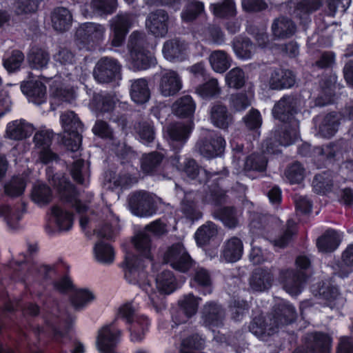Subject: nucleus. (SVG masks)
Listing matches in <instances>:
<instances>
[{
    "label": "nucleus",
    "instance_id": "nucleus-1",
    "mask_svg": "<svg viewBox=\"0 0 353 353\" xmlns=\"http://www.w3.org/2000/svg\"><path fill=\"white\" fill-rule=\"evenodd\" d=\"M302 108V100L292 94H285L274 105L272 114L279 121L285 123L280 130H275L274 137L265 142V152L278 154L281 152L279 146H288L299 138L298 125L294 117Z\"/></svg>",
    "mask_w": 353,
    "mask_h": 353
},
{
    "label": "nucleus",
    "instance_id": "nucleus-2",
    "mask_svg": "<svg viewBox=\"0 0 353 353\" xmlns=\"http://www.w3.org/2000/svg\"><path fill=\"white\" fill-rule=\"evenodd\" d=\"M296 318L294 307L289 302L281 300L274 306L273 312L267 316H255L250 322L249 331L256 337L264 339L272 335L278 328L292 323Z\"/></svg>",
    "mask_w": 353,
    "mask_h": 353
},
{
    "label": "nucleus",
    "instance_id": "nucleus-3",
    "mask_svg": "<svg viewBox=\"0 0 353 353\" xmlns=\"http://www.w3.org/2000/svg\"><path fill=\"white\" fill-rule=\"evenodd\" d=\"M146 263L137 256L128 254L125 256L124 276L128 283L137 285L145 291L155 311L160 312L163 307V304L161 298L148 282L147 273L144 270Z\"/></svg>",
    "mask_w": 353,
    "mask_h": 353
},
{
    "label": "nucleus",
    "instance_id": "nucleus-4",
    "mask_svg": "<svg viewBox=\"0 0 353 353\" xmlns=\"http://www.w3.org/2000/svg\"><path fill=\"white\" fill-rule=\"evenodd\" d=\"M296 270L283 268L279 270L278 280L284 290L291 296H297L303 291L307 282V271L311 266L310 259L299 255L295 261Z\"/></svg>",
    "mask_w": 353,
    "mask_h": 353
},
{
    "label": "nucleus",
    "instance_id": "nucleus-5",
    "mask_svg": "<svg viewBox=\"0 0 353 353\" xmlns=\"http://www.w3.org/2000/svg\"><path fill=\"white\" fill-rule=\"evenodd\" d=\"M131 212L139 217H150L157 214L161 199L145 190L134 191L127 199Z\"/></svg>",
    "mask_w": 353,
    "mask_h": 353
},
{
    "label": "nucleus",
    "instance_id": "nucleus-6",
    "mask_svg": "<svg viewBox=\"0 0 353 353\" xmlns=\"http://www.w3.org/2000/svg\"><path fill=\"white\" fill-rule=\"evenodd\" d=\"M60 120L65 132L64 145L72 152L77 151L81 144L83 123L73 111L63 112L60 116Z\"/></svg>",
    "mask_w": 353,
    "mask_h": 353
},
{
    "label": "nucleus",
    "instance_id": "nucleus-7",
    "mask_svg": "<svg viewBox=\"0 0 353 353\" xmlns=\"http://www.w3.org/2000/svg\"><path fill=\"white\" fill-rule=\"evenodd\" d=\"M132 66L139 70H147L156 63V59L144 48L143 34L133 32L128 45Z\"/></svg>",
    "mask_w": 353,
    "mask_h": 353
},
{
    "label": "nucleus",
    "instance_id": "nucleus-8",
    "mask_svg": "<svg viewBox=\"0 0 353 353\" xmlns=\"http://www.w3.org/2000/svg\"><path fill=\"white\" fill-rule=\"evenodd\" d=\"M119 317L132 323L129 328L131 341L133 342L141 341L150 326V321L147 316L135 313L134 309L130 303L124 304L119 309Z\"/></svg>",
    "mask_w": 353,
    "mask_h": 353
},
{
    "label": "nucleus",
    "instance_id": "nucleus-9",
    "mask_svg": "<svg viewBox=\"0 0 353 353\" xmlns=\"http://www.w3.org/2000/svg\"><path fill=\"white\" fill-rule=\"evenodd\" d=\"M105 31V26L99 23L92 22L82 23L76 30L77 45L79 48H85L89 50L104 40Z\"/></svg>",
    "mask_w": 353,
    "mask_h": 353
},
{
    "label": "nucleus",
    "instance_id": "nucleus-10",
    "mask_svg": "<svg viewBox=\"0 0 353 353\" xmlns=\"http://www.w3.org/2000/svg\"><path fill=\"white\" fill-rule=\"evenodd\" d=\"M261 81L271 90H283L294 87L296 83V76L291 70L272 68L261 77Z\"/></svg>",
    "mask_w": 353,
    "mask_h": 353
},
{
    "label": "nucleus",
    "instance_id": "nucleus-11",
    "mask_svg": "<svg viewBox=\"0 0 353 353\" xmlns=\"http://www.w3.org/2000/svg\"><path fill=\"white\" fill-rule=\"evenodd\" d=\"M58 179L59 177L57 176H53L52 183L57 188L61 201L74 208L79 214L86 212L88 205L86 203L82 201V195L77 192L74 186L64 178L59 179V182L57 183Z\"/></svg>",
    "mask_w": 353,
    "mask_h": 353
},
{
    "label": "nucleus",
    "instance_id": "nucleus-12",
    "mask_svg": "<svg viewBox=\"0 0 353 353\" xmlns=\"http://www.w3.org/2000/svg\"><path fill=\"white\" fill-rule=\"evenodd\" d=\"M134 21V15L126 12H119L110 20V39L112 46L120 47L123 45Z\"/></svg>",
    "mask_w": 353,
    "mask_h": 353
},
{
    "label": "nucleus",
    "instance_id": "nucleus-13",
    "mask_svg": "<svg viewBox=\"0 0 353 353\" xmlns=\"http://www.w3.org/2000/svg\"><path fill=\"white\" fill-rule=\"evenodd\" d=\"M147 3L168 6L175 10H179L182 3H185L181 14V19L185 22L194 20L204 10L203 3L196 0H148Z\"/></svg>",
    "mask_w": 353,
    "mask_h": 353
},
{
    "label": "nucleus",
    "instance_id": "nucleus-14",
    "mask_svg": "<svg viewBox=\"0 0 353 353\" xmlns=\"http://www.w3.org/2000/svg\"><path fill=\"white\" fill-rule=\"evenodd\" d=\"M207 132L205 137L197 141L195 149L203 157L210 159L222 154L225 146V141L216 132Z\"/></svg>",
    "mask_w": 353,
    "mask_h": 353
},
{
    "label": "nucleus",
    "instance_id": "nucleus-15",
    "mask_svg": "<svg viewBox=\"0 0 353 353\" xmlns=\"http://www.w3.org/2000/svg\"><path fill=\"white\" fill-rule=\"evenodd\" d=\"M121 66L117 59L103 57L97 61L93 75L98 82L107 83L121 78Z\"/></svg>",
    "mask_w": 353,
    "mask_h": 353
},
{
    "label": "nucleus",
    "instance_id": "nucleus-16",
    "mask_svg": "<svg viewBox=\"0 0 353 353\" xmlns=\"http://www.w3.org/2000/svg\"><path fill=\"white\" fill-rule=\"evenodd\" d=\"M163 260L174 269L181 272H188L193 264L192 258L181 243L169 247L164 254Z\"/></svg>",
    "mask_w": 353,
    "mask_h": 353
},
{
    "label": "nucleus",
    "instance_id": "nucleus-17",
    "mask_svg": "<svg viewBox=\"0 0 353 353\" xmlns=\"http://www.w3.org/2000/svg\"><path fill=\"white\" fill-rule=\"evenodd\" d=\"M52 137V132L49 130H39L34 136V142L39 154V159L45 164L57 159V155L50 149Z\"/></svg>",
    "mask_w": 353,
    "mask_h": 353
},
{
    "label": "nucleus",
    "instance_id": "nucleus-18",
    "mask_svg": "<svg viewBox=\"0 0 353 353\" xmlns=\"http://www.w3.org/2000/svg\"><path fill=\"white\" fill-rule=\"evenodd\" d=\"M183 87L179 73L172 70H163L159 84V90L164 97H171L178 93Z\"/></svg>",
    "mask_w": 353,
    "mask_h": 353
},
{
    "label": "nucleus",
    "instance_id": "nucleus-19",
    "mask_svg": "<svg viewBox=\"0 0 353 353\" xmlns=\"http://www.w3.org/2000/svg\"><path fill=\"white\" fill-rule=\"evenodd\" d=\"M168 14L163 10L150 12L146 18L147 30L155 37H164L168 29Z\"/></svg>",
    "mask_w": 353,
    "mask_h": 353
},
{
    "label": "nucleus",
    "instance_id": "nucleus-20",
    "mask_svg": "<svg viewBox=\"0 0 353 353\" xmlns=\"http://www.w3.org/2000/svg\"><path fill=\"white\" fill-rule=\"evenodd\" d=\"M202 322L205 327L212 329L223 325L225 311L221 305L214 301L207 302L202 310Z\"/></svg>",
    "mask_w": 353,
    "mask_h": 353
},
{
    "label": "nucleus",
    "instance_id": "nucleus-21",
    "mask_svg": "<svg viewBox=\"0 0 353 353\" xmlns=\"http://www.w3.org/2000/svg\"><path fill=\"white\" fill-rule=\"evenodd\" d=\"M104 212L107 213L105 218L94 225V232L99 237L112 239L116 237L119 230V219L108 208H105Z\"/></svg>",
    "mask_w": 353,
    "mask_h": 353
},
{
    "label": "nucleus",
    "instance_id": "nucleus-22",
    "mask_svg": "<svg viewBox=\"0 0 353 353\" xmlns=\"http://www.w3.org/2000/svg\"><path fill=\"white\" fill-rule=\"evenodd\" d=\"M162 52L170 61H183L188 57V44L184 41L171 39L165 42Z\"/></svg>",
    "mask_w": 353,
    "mask_h": 353
},
{
    "label": "nucleus",
    "instance_id": "nucleus-23",
    "mask_svg": "<svg viewBox=\"0 0 353 353\" xmlns=\"http://www.w3.org/2000/svg\"><path fill=\"white\" fill-rule=\"evenodd\" d=\"M199 300L192 294H188L179 301L181 310L172 316L175 324L185 323L189 318L194 315L197 311Z\"/></svg>",
    "mask_w": 353,
    "mask_h": 353
},
{
    "label": "nucleus",
    "instance_id": "nucleus-24",
    "mask_svg": "<svg viewBox=\"0 0 353 353\" xmlns=\"http://www.w3.org/2000/svg\"><path fill=\"white\" fill-rule=\"evenodd\" d=\"M190 123H176L171 125L168 130L170 139V145L174 150H179L191 133Z\"/></svg>",
    "mask_w": 353,
    "mask_h": 353
},
{
    "label": "nucleus",
    "instance_id": "nucleus-25",
    "mask_svg": "<svg viewBox=\"0 0 353 353\" xmlns=\"http://www.w3.org/2000/svg\"><path fill=\"white\" fill-rule=\"evenodd\" d=\"M306 347L311 353H330L332 339L323 332H314L307 336Z\"/></svg>",
    "mask_w": 353,
    "mask_h": 353
},
{
    "label": "nucleus",
    "instance_id": "nucleus-26",
    "mask_svg": "<svg viewBox=\"0 0 353 353\" xmlns=\"http://www.w3.org/2000/svg\"><path fill=\"white\" fill-rule=\"evenodd\" d=\"M22 92L30 102L40 105L46 101V87L38 81H30L21 85Z\"/></svg>",
    "mask_w": 353,
    "mask_h": 353
},
{
    "label": "nucleus",
    "instance_id": "nucleus-27",
    "mask_svg": "<svg viewBox=\"0 0 353 353\" xmlns=\"http://www.w3.org/2000/svg\"><path fill=\"white\" fill-rule=\"evenodd\" d=\"M171 163L191 180L195 179L201 172H203L208 178L212 176V174L208 173L205 170H201L194 159H185L183 162H181L180 157L176 154L172 158Z\"/></svg>",
    "mask_w": 353,
    "mask_h": 353
},
{
    "label": "nucleus",
    "instance_id": "nucleus-28",
    "mask_svg": "<svg viewBox=\"0 0 353 353\" xmlns=\"http://www.w3.org/2000/svg\"><path fill=\"white\" fill-rule=\"evenodd\" d=\"M32 125L24 119L14 120L7 124L6 137L14 141H21L30 137L33 132Z\"/></svg>",
    "mask_w": 353,
    "mask_h": 353
},
{
    "label": "nucleus",
    "instance_id": "nucleus-29",
    "mask_svg": "<svg viewBox=\"0 0 353 353\" xmlns=\"http://www.w3.org/2000/svg\"><path fill=\"white\" fill-rule=\"evenodd\" d=\"M243 252L242 241L233 236L224 242L221 254V258L228 263H234L239 261Z\"/></svg>",
    "mask_w": 353,
    "mask_h": 353
},
{
    "label": "nucleus",
    "instance_id": "nucleus-30",
    "mask_svg": "<svg viewBox=\"0 0 353 353\" xmlns=\"http://www.w3.org/2000/svg\"><path fill=\"white\" fill-rule=\"evenodd\" d=\"M50 219L60 232L68 231L72 227V214L59 205H54L51 208Z\"/></svg>",
    "mask_w": 353,
    "mask_h": 353
},
{
    "label": "nucleus",
    "instance_id": "nucleus-31",
    "mask_svg": "<svg viewBox=\"0 0 353 353\" xmlns=\"http://www.w3.org/2000/svg\"><path fill=\"white\" fill-rule=\"evenodd\" d=\"M51 23L52 28L57 32L68 30L72 23V15L70 11L63 7H58L51 13Z\"/></svg>",
    "mask_w": 353,
    "mask_h": 353
},
{
    "label": "nucleus",
    "instance_id": "nucleus-32",
    "mask_svg": "<svg viewBox=\"0 0 353 353\" xmlns=\"http://www.w3.org/2000/svg\"><path fill=\"white\" fill-rule=\"evenodd\" d=\"M273 274L270 270L257 268L250 279V288L257 292L268 290L272 285Z\"/></svg>",
    "mask_w": 353,
    "mask_h": 353
},
{
    "label": "nucleus",
    "instance_id": "nucleus-33",
    "mask_svg": "<svg viewBox=\"0 0 353 353\" xmlns=\"http://www.w3.org/2000/svg\"><path fill=\"white\" fill-rule=\"evenodd\" d=\"M210 120L215 127L222 130H227L233 123V117L227 107L219 103L212 107Z\"/></svg>",
    "mask_w": 353,
    "mask_h": 353
},
{
    "label": "nucleus",
    "instance_id": "nucleus-34",
    "mask_svg": "<svg viewBox=\"0 0 353 353\" xmlns=\"http://www.w3.org/2000/svg\"><path fill=\"white\" fill-rule=\"evenodd\" d=\"M156 284L159 290V292L157 293L161 298V300H163L161 294H170L177 288L175 276L172 272L170 270H163L159 273L156 278ZM162 303L163 304V310L165 308V304L163 301H162Z\"/></svg>",
    "mask_w": 353,
    "mask_h": 353
},
{
    "label": "nucleus",
    "instance_id": "nucleus-35",
    "mask_svg": "<svg viewBox=\"0 0 353 353\" xmlns=\"http://www.w3.org/2000/svg\"><path fill=\"white\" fill-rule=\"evenodd\" d=\"M130 94L132 100L138 104L147 102L150 97L148 83L145 79L130 80Z\"/></svg>",
    "mask_w": 353,
    "mask_h": 353
},
{
    "label": "nucleus",
    "instance_id": "nucleus-36",
    "mask_svg": "<svg viewBox=\"0 0 353 353\" xmlns=\"http://www.w3.org/2000/svg\"><path fill=\"white\" fill-rule=\"evenodd\" d=\"M200 199L201 196L196 192L190 191L185 193L181 201V210L187 218L194 220L201 216V213L196 207V203Z\"/></svg>",
    "mask_w": 353,
    "mask_h": 353
},
{
    "label": "nucleus",
    "instance_id": "nucleus-37",
    "mask_svg": "<svg viewBox=\"0 0 353 353\" xmlns=\"http://www.w3.org/2000/svg\"><path fill=\"white\" fill-rule=\"evenodd\" d=\"M212 276L207 269L203 267H197L194 270L191 285L198 288L203 295L212 293Z\"/></svg>",
    "mask_w": 353,
    "mask_h": 353
},
{
    "label": "nucleus",
    "instance_id": "nucleus-38",
    "mask_svg": "<svg viewBox=\"0 0 353 353\" xmlns=\"http://www.w3.org/2000/svg\"><path fill=\"white\" fill-rule=\"evenodd\" d=\"M132 243L136 250L144 258L143 260L150 262L152 259V243L150 236L145 231H140L134 236Z\"/></svg>",
    "mask_w": 353,
    "mask_h": 353
},
{
    "label": "nucleus",
    "instance_id": "nucleus-39",
    "mask_svg": "<svg viewBox=\"0 0 353 353\" xmlns=\"http://www.w3.org/2000/svg\"><path fill=\"white\" fill-rule=\"evenodd\" d=\"M26 211L25 205L19 203L14 206L3 205L0 206V216L3 217L8 226L15 228Z\"/></svg>",
    "mask_w": 353,
    "mask_h": 353
},
{
    "label": "nucleus",
    "instance_id": "nucleus-40",
    "mask_svg": "<svg viewBox=\"0 0 353 353\" xmlns=\"http://www.w3.org/2000/svg\"><path fill=\"white\" fill-rule=\"evenodd\" d=\"M295 23L289 18L280 17L274 20L272 24L273 35L279 39H287L293 36L296 32Z\"/></svg>",
    "mask_w": 353,
    "mask_h": 353
},
{
    "label": "nucleus",
    "instance_id": "nucleus-41",
    "mask_svg": "<svg viewBox=\"0 0 353 353\" xmlns=\"http://www.w3.org/2000/svg\"><path fill=\"white\" fill-rule=\"evenodd\" d=\"M319 132L326 138L333 137L338 131L341 115L336 112H331L325 115L323 119H319Z\"/></svg>",
    "mask_w": 353,
    "mask_h": 353
},
{
    "label": "nucleus",
    "instance_id": "nucleus-42",
    "mask_svg": "<svg viewBox=\"0 0 353 353\" xmlns=\"http://www.w3.org/2000/svg\"><path fill=\"white\" fill-rule=\"evenodd\" d=\"M96 299L94 293L89 289L81 288L75 290L70 296V303L77 311H82Z\"/></svg>",
    "mask_w": 353,
    "mask_h": 353
},
{
    "label": "nucleus",
    "instance_id": "nucleus-43",
    "mask_svg": "<svg viewBox=\"0 0 353 353\" xmlns=\"http://www.w3.org/2000/svg\"><path fill=\"white\" fill-rule=\"evenodd\" d=\"M232 48L237 58L241 60L250 59L256 51V46L250 39L243 37L233 40Z\"/></svg>",
    "mask_w": 353,
    "mask_h": 353
},
{
    "label": "nucleus",
    "instance_id": "nucleus-44",
    "mask_svg": "<svg viewBox=\"0 0 353 353\" xmlns=\"http://www.w3.org/2000/svg\"><path fill=\"white\" fill-rule=\"evenodd\" d=\"M195 36L202 40L212 42L216 45L224 43V34L221 28L216 26L208 25L204 27H197L194 30Z\"/></svg>",
    "mask_w": 353,
    "mask_h": 353
},
{
    "label": "nucleus",
    "instance_id": "nucleus-45",
    "mask_svg": "<svg viewBox=\"0 0 353 353\" xmlns=\"http://www.w3.org/2000/svg\"><path fill=\"white\" fill-rule=\"evenodd\" d=\"M340 241L336 231L328 230L317 239L316 245L322 252H331L338 248Z\"/></svg>",
    "mask_w": 353,
    "mask_h": 353
},
{
    "label": "nucleus",
    "instance_id": "nucleus-46",
    "mask_svg": "<svg viewBox=\"0 0 353 353\" xmlns=\"http://www.w3.org/2000/svg\"><path fill=\"white\" fill-rule=\"evenodd\" d=\"M28 61L31 68L43 70L50 61V54L44 48L33 47L28 55Z\"/></svg>",
    "mask_w": 353,
    "mask_h": 353
},
{
    "label": "nucleus",
    "instance_id": "nucleus-47",
    "mask_svg": "<svg viewBox=\"0 0 353 353\" xmlns=\"http://www.w3.org/2000/svg\"><path fill=\"white\" fill-rule=\"evenodd\" d=\"M196 108V104L190 95H185L179 98L172 106L173 113L180 117H189L192 116Z\"/></svg>",
    "mask_w": 353,
    "mask_h": 353
},
{
    "label": "nucleus",
    "instance_id": "nucleus-48",
    "mask_svg": "<svg viewBox=\"0 0 353 353\" xmlns=\"http://www.w3.org/2000/svg\"><path fill=\"white\" fill-rule=\"evenodd\" d=\"M163 159V156L156 152L143 155L141 163V170L147 174H155L160 170Z\"/></svg>",
    "mask_w": 353,
    "mask_h": 353
},
{
    "label": "nucleus",
    "instance_id": "nucleus-49",
    "mask_svg": "<svg viewBox=\"0 0 353 353\" xmlns=\"http://www.w3.org/2000/svg\"><path fill=\"white\" fill-rule=\"evenodd\" d=\"M209 62L212 70L217 73L225 72L231 65V59L223 50H217L211 52Z\"/></svg>",
    "mask_w": 353,
    "mask_h": 353
},
{
    "label": "nucleus",
    "instance_id": "nucleus-50",
    "mask_svg": "<svg viewBox=\"0 0 353 353\" xmlns=\"http://www.w3.org/2000/svg\"><path fill=\"white\" fill-rule=\"evenodd\" d=\"M320 295L327 301V305L332 310H341L345 305V298L339 292L336 287H327L321 290Z\"/></svg>",
    "mask_w": 353,
    "mask_h": 353
},
{
    "label": "nucleus",
    "instance_id": "nucleus-51",
    "mask_svg": "<svg viewBox=\"0 0 353 353\" xmlns=\"http://www.w3.org/2000/svg\"><path fill=\"white\" fill-rule=\"evenodd\" d=\"M52 271V269L49 266L33 263L28 269V273L23 278V280L41 283L50 277Z\"/></svg>",
    "mask_w": 353,
    "mask_h": 353
},
{
    "label": "nucleus",
    "instance_id": "nucleus-52",
    "mask_svg": "<svg viewBox=\"0 0 353 353\" xmlns=\"http://www.w3.org/2000/svg\"><path fill=\"white\" fill-rule=\"evenodd\" d=\"M221 92L218 80L214 78L199 85L196 88V93L204 99H212L217 97Z\"/></svg>",
    "mask_w": 353,
    "mask_h": 353
},
{
    "label": "nucleus",
    "instance_id": "nucleus-53",
    "mask_svg": "<svg viewBox=\"0 0 353 353\" xmlns=\"http://www.w3.org/2000/svg\"><path fill=\"white\" fill-rule=\"evenodd\" d=\"M94 255L97 261L103 264H110L114 259L113 248L103 241H99L95 244Z\"/></svg>",
    "mask_w": 353,
    "mask_h": 353
},
{
    "label": "nucleus",
    "instance_id": "nucleus-54",
    "mask_svg": "<svg viewBox=\"0 0 353 353\" xmlns=\"http://www.w3.org/2000/svg\"><path fill=\"white\" fill-rule=\"evenodd\" d=\"M214 216L229 228H234L239 223L236 211L234 208H219L214 212Z\"/></svg>",
    "mask_w": 353,
    "mask_h": 353
},
{
    "label": "nucleus",
    "instance_id": "nucleus-55",
    "mask_svg": "<svg viewBox=\"0 0 353 353\" xmlns=\"http://www.w3.org/2000/svg\"><path fill=\"white\" fill-rule=\"evenodd\" d=\"M117 101L115 95L112 93L100 92L93 97L96 108L103 112L112 110Z\"/></svg>",
    "mask_w": 353,
    "mask_h": 353
},
{
    "label": "nucleus",
    "instance_id": "nucleus-56",
    "mask_svg": "<svg viewBox=\"0 0 353 353\" xmlns=\"http://www.w3.org/2000/svg\"><path fill=\"white\" fill-rule=\"evenodd\" d=\"M217 234L216 225L214 223L208 221L196 230L195 233L196 241L200 245H204L214 238Z\"/></svg>",
    "mask_w": 353,
    "mask_h": 353
},
{
    "label": "nucleus",
    "instance_id": "nucleus-57",
    "mask_svg": "<svg viewBox=\"0 0 353 353\" xmlns=\"http://www.w3.org/2000/svg\"><path fill=\"white\" fill-rule=\"evenodd\" d=\"M267 165L268 159L264 153H254L247 157L244 169L245 171L263 172L265 171Z\"/></svg>",
    "mask_w": 353,
    "mask_h": 353
},
{
    "label": "nucleus",
    "instance_id": "nucleus-58",
    "mask_svg": "<svg viewBox=\"0 0 353 353\" xmlns=\"http://www.w3.org/2000/svg\"><path fill=\"white\" fill-rule=\"evenodd\" d=\"M31 198L34 203L39 205H46L52 200V190L45 184H36L32 188Z\"/></svg>",
    "mask_w": 353,
    "mask_h": 353
},
{
    "label": "nucleus",
    "instance_id": "nucleus-59",
    "mask_svg": "<svg viewBox=\"0 0 353 353\" xmlns=\"http://www.w3.org/2000/svg\"><path fill=\"white\" fill-rule=\"evenodd\" d=\"M332 185V176L330 171L316 174L312 181L313 189L318 194H324L330 191Z\"/></svg>",
    "mask_w": 353,
    "mask_h": 353
},
{
    "label": "nucleus",
    "instance_id": "nucleus-60",
    "mask_svg": "<svg viewBox=\"0 0 353 353\" xmlns=\"http://www.w3.org/2000/svg\"><path fill=\"white\" fill-rule=\"evenodd\" d=\"M210 10L213 14L220 18L234 17L236 15V7L232 0H225L221 3L210 5Z\"/></svg>",
    "mask_w": 353,
    "mask_h": 353
},
{
    "label": "nucleus",
    "instance_id": "nucleus-61",
    "mask_svg": "<svg viewBox=\"0 0 353 353\" xmlns=\"http://www.w3.org/2000/svg\"><path fill=\"white\" fill-rule=\"evenodd\" d=\"M225 80L228 87L235 89L241 88L245 83V72L239 67L234 68L226 74Z\"/></svg>",
    "mask_w": 353,
    "mask_h": 353
},
{
    "label": "nucleus",
    "instance_id": "nucleus-62",
    "mask_svg": "<svg viewBox=\"0 0 353 353\" xmlns=\"http://www.w3.org/2000/svg\"><path fill=\"white\" fill-rule=\"evenodd\" d=\"M90 8L93 12L99 14H111L117 8V0H92Z\"/></svg>",
    "mask_w": 353,
    "mask_h": 353
},
{
    "label": "nucleus",
    "instance_id": "nucleus-63",
    "mask_svg": "<svg viewBox=\"0 0 353 353\" xmlns=\"http://www.w3.org/2000/svg\"><path fill=\"white\" fill-rule=\"evenodd\" d=\"M284 176L291 184L300 183L304 179L305 169L301 163L294 162L287 167Z\"/></svg>",
    "mask_w": 353,
    "mask_h": 353
},
{
    "label": "nucleus",
    "instance_id": "nucleus-64",
    "mask_svg": "<svg viewBox=\"0 0 353 353\" xmlns=\"http://www.w3.org/2000/svg\"><path fill=\"white\" fill-rule=\"evenodd\" d=\"M53 59L57 65L59 64L61 66L66 67L67 69L69 67H73L76 61L74 53L66 48H59L56 53L53 54Z\"/></svg>",
    "mask_w": 353,
    "mask_h": 353
}]
</instances>
